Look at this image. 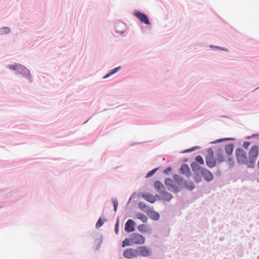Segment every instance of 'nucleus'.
Returning a JSON list of instances; mask_svg holds the SVG:
<instances>
[{"instance_id":"nucleus-1","label":"nucleus","mask_w":259,"mask_h":259,"mask_svg":"<svg viewBox=\"0 0 259 259\" xmlns=\"http://www.w3.org/2000/svg\"><path fill=\"white\" fill-rule=\"evenodd\" d=\"M236 156L237 161L240 164H245L247 161V157L246 152L241 148H238L236 150Z\"/></svg>"},{"instance_id":"nucleus-2","label":"nucleus","mask_w":259,"mask_h":259,"mask_svg":"<svg viewBox=\"0 0 259 259\" xmlns=\"http://www.w3.org/2000/svg\"><path fill=\"white\" fill-rule=\"evenodd\" d=\"M258 154V148L257 146L254 145L250 148L249 151V160L251 163L254 164L256 161Z\"/></svg>"},{"instance_id":"nucleus-3","label":"nucleus","mask_w":259,"mask_h":259,"mask_svg":"<svg viewBox=\"0 0 259 259\" xmlns=\"http://www.w3.org/2000/svg\"><path fill=\"white\" fill-rule=\"evenodd\" d=\"M205 160L206 164L208 167H213L216 165V160L214 157L213 152L212 150H209Z\"/></svg>"},{"instance_id":"nucleus-4","label":"nucleus","mask_w":259,"mask_h":259,"mask_svg":"<svg viewBox=\"0 0 259 259\" xmlns=\"http://www.w3.org/2000/svg\"><path fill=\"white\" fill-rule=\"evenodd\" d=\"M131 240L133 244H142L145 242V238L139 234L134 233L131 235Z\"/></svg>"},{"instance_id":"nucleus-5","label":"nucleus","mask_w":259,"mask_h":259,"mask_svg":"<svg viewBox=\"0 0 259 259\" xmlns=\"http://www.w3.org/2000/svg\"><path fill=\"white\" fill-rule=\"evenodd\" d=\"M123 256L127 258H132L138 256L137 249L130 248L126 249L123 252Z\"/></svg>"},{"instance_id":"nucleus-6","label":"nucleus","mask_w":259,"mask_h":259,"mask_svg":"<svg viewBox=\"0 0 259 259\" xmlns=\"http://www.w3.org/2000/svg\"><path fill=\"white\" fill-rule=\"evenodd\" d=\"M164 183L169 190L174 191L176 192L179 191L178 187L174 184V181L171 179H166Z\"/></svg>"},{"instance_id":"nucleus-7","label":"nucleus","mask_w":259,"mask_h":259,"mask_svg":"<svg viewBox=\"0 0 259 259\" xmlns=\"http://www.w3.org/2000/svg\"><path fill=\"white\" fill-rule=\"evenodd\" d=\"M201 174L206 181L210 182L213 180L212 173L205 168H201Z\"/></svg>"},{"instance_id":"nucleus-8","label":"nucleus","mask_w":259,"mask_h":259,"mask_svg":"<svg viewBox=\"0 0 259 259\" xmlns=\"http://www.w3.org/2000/svg\"><path fill=\"white\" fill-rule=\"evenodd\" d=\"M137 249L138 255L148 256L150 255L151 252L150 249L145 246H139Z\"/></svg>"},{"instance_id":"nucleus-9","label":"nucleus","mask_w":259,"mask_h":259,"mask_svg":"<svg viewBox=\"0 0 259 259\" xmlns=\"http://www.w3.org/2000/svg\"><path fill=\"white\" fill-rule=\"evenodd\" d=\"M134 15L137 17L141 23H145L149 25L150 24L149 21L146 15L137 11L134 13Z\"/></svg>"},{"instance_id":"nucleus-10","label":"nucleus","mask_w":259,"mask_h":259,"mask_svg":"<svg viewBox=\"0 0 259 259\" xmlns=\"http://www.w3.org/2000/svg\"><path fill=\"white\" fill-rule=\"evenodd\" d=\"M125 230L127 232H131L134 231V222L129 219L125 224Z\"/></svg>"},{"instance_id":"nucleus-11","label":"nucleus","mask_w":259,"mask_h":259,"mask_svg":"<svg viewBox=\"0 0 259 259\" xmlns=\"http://www.w3.org/2000/svg\"><path fill=\"white\" fill-rule=\"evenodd\" d=\"M180 172L187 177H189L190 176L191 171L188 165L187 164H183L180 168Z\"/></svg>"},{"instance_id":"nucleus-12","label":"nucleus","mask_w":259,"mask_h":259,"mask_svg":"<svg viewBox=\"0 0 259 259\" xmlns=\"http://www.w3.org/2000/svg\"><path fill=\"white\" fill-rule=\"evenodd\" d=\"M215 157L219 163H222L225 160V157L223 154V151L221 149L217 151Z\"/></svg>"},{"instance_id":"nucleus-13","label":"nucleus","mask_w":259,"mask_h":259,"mask_svg":"<svg viewBox=\"0 0 259 259\" xmlns=\"http://www.w3.org/2000/svg\"><path fill=\"white\" fill-rule=\"evenodd\" d=\"M143 198L146 201L151 203H154L156 200L155 197L153 195L149 193L143 195Z\"/></svg>"},{"instance_id":"nucleus-14","label":"nucleus","mask_w":259,"mask_h":259,"mask_svg":"<svg viewBox=\"0 0 259 259\" xmlns=\"http://www.w3.org/2000/svg\"><path fill=\"white\" fill-rule=\"evenodd\" d=\"M182 185H184L187 189L192 190L194 188V184L192 181H185Z\"/></svg>"},{"instance_id":"nucleus-15","label":"nucleus","mask_w":259,"mask_h":259,"mask_svg":"<svg viewBox=\"0 0 259 259\" xmlns=\"http://www.w3.org/2000/svg\"><path fill=\"white\" fill-rule=\"evenodd\" d=\"M8 68L11 70H15L17 71V70H20V69H25L24 68H22L21 67V65L19 64H14L12 65H9L8 66Z\"/></svg>"},{"instance_id":"nucleus-16","label":"nucleus","mask_w":259,"mask_h":259,"mask_svg":"<svg viewBox=\"0 0 259 259\" xmlns=\"http://www.w3.org/2000/svg\"><path fill=\"white\" fill-rule=\"evenodd\" d=\"M233 149H234L233 144L227 145L225 146V148L226 153L229 155H231L232 153V152L233 151Z\"/></svg>"},{"instance_id":"nucleus-17","label":"nucleus","mask_w":259,"mask_h":259,"mask_svg":"<svg viewBox=\"0 0 259 259\" xmlns=\"http://www.w3.org/2000/svg\"><path fill=\"white\" fill-rule=\"evenodd\" d=\"M136 218L138 219L141 220L143 223H146L148 218L146 215L142 213H139L136 214Z\"/></svg>"},{"instance_id":"nucleus-18","label":"nucleus","mask_w":259,"mask_h":259,"mask_svg":"<svg viewBox=\"0 0 259 259\" xmlns=\"http://www.w3.org/2000/svg\"><path fill=\"white\" fill-rule=\"evenodd\" d=\"M132 245L133 243H132V240H131L130 236V238H126L122 241V247H124L126 246H130Z\"/></svg>"},{"instance_id":"nucleus-19","label":"nucleus","mask_w":259,"mask_h":259,"mask_svg":"<svg viewBox=\"0 0 259 259\" xmlns=\"http://www.w3.org/2000/svg\"><path fill=\"white\" fill-rule=\"evenodd\" d=\"M174 179L177 182V183L179 185L181 186L183 184V181L182 178L177 175H175L174 176Z\"/></svg>"},{"instance_id":"nucleus-20","label":"nucleus","mask_w":259,"mask_h":259,"mask_svg":"<svg viewBox=\"0 0 259 259\" xmlns=\"http://www.w3.org/2000/svg\"><path fill=\"white\" fill-rule=\"evenodd\" d=\"M163 187V185L159 181H156L154 183V187L158 191H160Z\"/></svg>"},{"instance_id":"nucleus-21","label":"nucleus","mask_w":259,"mask_h":259,"mask_svg":"<svg viewBox=\"0 0 259 259\" xmlns=\"http://www.w3.org/2000/svg\"><path fill=\"white\" fill-rule=\"evenodd\" d=\"M191 166L193 171H196L201 168L200 166L195 162H192Z\"/></svg>"},{"instance_id":"nucleus-22","label":"nucleus","mask_w":259,"mask_h":259,"mask_svg":"<svg viewBox=\"0 0 259 259\" xmlns=\"http://www.w3.org/2000/svg\"><path fill=\"white\" fill-rule=\"evenodd\" d=\"M21 67H22V68H24L25 69H22V70H21V69H20L19 70H17V72L18 73H19V74H23V73H28V74H29V70H27V68H26L25 67H24V66H22V65H21Z\"/></svg>"},{"instance_id":"nucleus-23","label":"nucleus","mask_w":259,"mask_h":259,"mask_svg":"<svg viewBox=\"0 0 259 259\" xmlns=\"http://www.w3.org/2000/svg\"><path fill=\"white\" fill-rule=\"evenodd\" d=\"M120 69V67H116V68H114L113 69L111 70V72L109 73H108L105 77L104 78H106V77H109V76H110L111 74H114L115 73H116V72H117L119 69Z\"/></svg>"},{"instance_id":"nucleus-24","label":"nucleus","mask_w":259,"mask_h":259,"mask_svg":"<svg viewBox=\"0 0 259 259\" xmlns=\"http://www.w3.org/2000/svg\"><path fill=\"white\" fill-rule=\"evenodd\" d=\"M163 197L164 198V199L166 200H169L171 199L172 198V195L171 194H170V193H168V192H163Z\"/></svg>"},{"instance_id":"nucleus-25","label":"nucleus","mask_w":259,"mask_h":259,"mask_svg":"<svg viewBox=\"0 0 259 259\" xmlns=\"http://www.w3.org/2000/svg\"><path fill=\"white\" fill-rule=\"evenodd\" d=\"M195 160L196 161L199 162L200 164H203L204 163V160L202 158V157L200 155H198L196 157Z\"/></svg>"},{"instance_id":"nucleus-26","label":"nucleus","mask_w":259,"mask_h":259,"mask_svg":"<svg viewBox=\"0 0 259 259\" xmlns=\"http://www.w3.org/2000/svg\"><path fill=\"white\" fill-rule=\"evenodd\" d=\"M157 169H158V168H156L152 170L150 172H149L147 174L146 177L148 178V177L152 176L153 175H154L156 172V171H157Z\"/></svg>"},{"instance_id":"nucleus-27","label":"nucleus","mask_w":259,"mask_h":259,"mask_svg":"<svg viewBox=\"0 0 259 259\" xmlns=\"http://www.w3.org/2000/svg\"><path fill=\"white\" fill-rule=\"evenodd\" d=\"M10 32V29L8 27H4L1 29L2 33H9Z\"/></svg>"},{"instance_id":"nucleus-28","label":"nucleus","mask_w":259,"mask_h":259,"mask_svg":"<svg viewBox=\"0 0 259 259\" xmlns=\"http://www.w3.org/2000/svg\"><path fill=\"white\" fill-rule=\"evenodd\" d=\"M103 224V222L102 221L101 219H99L96 224V228H99L101 227Z\"/></svg>"},{"instance_id":"nucleus-29","label":"nucleus","mask_w":259,"mask_h":259,"mask_svg":"<svg viewBox=\"0 0 259 259\" xmlns=\"http://www.w3.org/2000/svg\"><path fill=\"white\" fill-rule=\"evenodd\" d=\"M114 211H116L118 206V202L117 200H113Z\"/></svg>"},{"instance_id":"nucleus-30","label":"nucleus","mask_w":259,"mask_h":259,"mask_svg":"<svg viewBox=\"0 0 259 259\" xmlns=\"http://www.w3.org/2000/svg\"><path fill=\"white\" fill-rule=\"evenodd\" d=\"M250 145V143L249 142H245L243 143V147L245 149H248V147Z\"/></svg>"},{"instance_id":"nucleus-31","label":"nucleus","mask_w":259,"mask_h":259,"mask_svg":"<svg viewBox=\"0 0 259 259\" xmlns=\"http://www.w3.org/2000/svg\"><path fill=\"white\" fill-rule=\"evenodd\" d=\"M119 222L117 221L115 226V232L116 234L118 233Z\"/></svg>"},{"instance_id":"nucleus-32","label":"nucleus","mask_w":259,"mask_h":259,"mask_svg":"<svg viewBox=\"0 0 259 259\" xmlns=\"http://www.w3.org/2000/svg\"><path fill=\"white\" fill-rule=\"evenodd\" d=\"M197 147H193L192 148H190V149H187L185 151V152H192L194 150L197 149Z\"/></svg>"},{"instance_id":"nucleus-33","label":"nucleus","mask_w":259,"mask_h":259,"mask_svg":"<svg viewBox=\"0 0 259 259\" xmlns=\"http://www.w3.org/2000/svg\"><path fill=\"white\" fill-rule=\"evenodd\" d=\"M171 170V168L170 167H168L165 169L164 170V172L166 174H168Z\"/></svg>"},{"instance_id":"nucleus-34","label":"nucleus","mask_w":259,"mask_h":259,"mask_svg":"<svg viewBox=\"0 0 259 259\" xmlns=\"http://www.w3.org/2000/svg\"><path fill=\"white\" fill-rule=\"evenodd\" d=\"M201 177L199 176H198L194 178L195 181L197 183L201 181Z\"/></svg>"},{"instance_id":"nucleus-35","label":"nucleus","mask_w":259,"mask_h":259,"mask_svg":"<svg viewBox=\"0 0 259 259\" xmlns=\"http://www.w3.org/2000/svg\"><path fill=\"white\" fill-rule=\"evenodd\" d=\"M232 140V139H219L217 141V142H220L223 141H226V140Z\"/></svg>"},{"instance_id":"nucleus-36","label":"nucleus","mask_w":259,"mask_h":259,"mask_svg":"<svg viewBox=\"0 0 259 259\" xmlns=\"http://www.w3.org/2000/svg\"><path fill=\"white\" fill-rule=\"evenodd\" d=\"M154 215H155V220L158 219V218H159V214L158 213H154Z\"/></svg>"},{"instance_id":"nucleus-37","label":"nucleus","mask_w":259,"mask_h":259,"mask_svg":"<svg viewBox=\"0 0 259 259\" xmlns=\"http://www.w3.org/2000/svg\"><path fill=\"white\" fill-rule=\"evenodd\" d=\"M221 49L223 51H228V50L227 49H225V48H221Z\"/></svg>"},{"instance_id":"nucleus-38","label":"nucleus","mask_w":259,"mask_h":259,"mask_svg":"<svg viewBox=\"0 0 259 259\" xmlns=\"http://www.w3.org/2000/svg\"><path fill=\"white\" fill-rule=\"evenodd\" d=\"M142 227H144V225H141V226H139L138 228H139V230H140V228Z\"/></svg>"}]
</instances>
